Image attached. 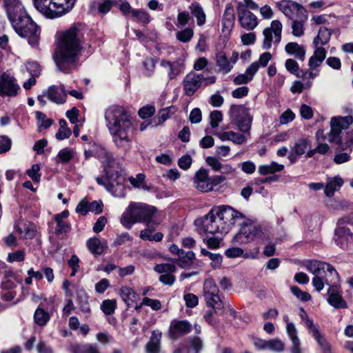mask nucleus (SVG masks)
Masks as SVG:
<instances>
[{
	"mask_svg": "<svg viewBox=\"0 0 353 353\" xmlns=\"http://www.w3.org/2000/svg\"><path fill=\"white\" fill-rule=\"evenodd\" d=\"M105 125L115 146L129 151L137 129L138 121L126 108L112 105L104 112Z\"/></svg>",
	"mask_w": 353,
	"mask_h": 353,
	"instance_id": "1",
	"label": "nucleus"
},
{
	"mask_svg": "<svg viewBox=\"0 0 353 353\" xmlns=\"http://www.w3.org/2000/svg\"><path fill=\"white\" fill-rule=\"evenodd\" d=\"M83 42V34L77 26H72L59 34L53 56L59 71L68 74L77 68Z\"/></svg>",
	"mask_w": 353,
	"mask_h": 353,
	"instance_id": "2",
	"label": "nucleus"
},
{
	"mask_svg": "<svg viewBox=\"0 0 353 353\" xmlns=\"http://www.w3.org/2000/svg\"><path fill=\"white\" fill-rule=\"evenodd\" d=\"M244 219V214L229 205L212 209L203 219L204 231L209 234L229 232L236 223Z\"/></svg>",
	"mask_w": 353,
	"mask_h": 353,
	"instance_id": "3",
	"label": "nucleus"
},
{
	"mask_svg": "<svg viewBox=\"0 0 353 353\" xmlns=\"http://www.w3.org/2000/svg\"><path fill=\"white\" fill-rule=\"evenodd\" d=\"M157 208L143 203L131 202L122 214L120 222L126 229H130L137 223H143L146 225L159 224L154 219Z\"/></svg>",
	"mask_w": 353,
	"mask_h": 353,
	"instance_id": "4",
	"label": "nucleus"
},
{
	"mask_svg": "<svg viewBox=\"0 0 353 353\" xmlns=\"http://www.w3.org/2000/svg\"><path fill=\"white\" fill-rule=\"evenodd\" d=\"M105 157L106 161L103 163L106 178L103 180L100 177H97L96 181L98 184L104 186L114 196H123V179L121 174V169L110 154L105 153Z\"/></svg>",
	"mask_w": 353,
	"mask_h": 353,
	"instance_id": "5",
	"label": "nucleus"
},
{
	"mask_svg": "<svg viewBox=\"0 0 353 353\" xmlns=\"http://www.w3.org/2000/svg\"><path fill=\"white\" fill-rule=\"evenodd\" d=\"M76 1L77 0H34V5L46 17L54 19L71 10Z\"/></svg>",
	"mask_w": 353,
	"mask_h": 353,
	"instance_id": "6",
	"label": "nucleus"
},
{
	"mask_svg": "<svg viewBox=\"0 0 353 353\" xmlns=\"http://www.w3.org/2000/svg\"><path fill=\"white\" fill-rule=\"evenodd\" d=\"M244 219L239 224L241 225L239 232L233 237V242L237 245L246 244L254 241L256 238L261 237L263 234L262 228L259 225L251 223Z\"/></svg>",
	"mask_w": 353,
	"mask_h": 353,
	"instance_id": "7",
	"label": "nucleus"
},
{
	"mask_svg": "<svg viewBox=\"0 0 353 353\" xmlns=\"http://www.w3.org/2000/svg\"><path fill=\"white\" fill-rule=\"evenodd\" d=\"M353 123V117L351 115L345 117H333L330 119V130L327 134V140L330 143L338 145H342L341 132L347 130Z\"/></svg>",
	"mask_w": 353,
	"mask_h": 353,
	"instance_id": "8",
	"label": "nucleus"
},
{
	"mask_svg": "<svg viewBox=\"0 0 353 353\" xmlns=\"http://www.w3.org/2000/svg\"><path fill=\"white\" fill-rule=\"evenodd\" d=\"M203 296L207 305L212 307L215 312L223 309V303L219 296V289L211 279H206L204 282Z\"/></svg>",
	"mask_w": 353,
	"mask_h": 353,
	"instance_id": "9",
	"label": "nucleus"
},
{
	"mask_svg": "<svg viewBox=\"0 0 353 353\" xmlns=\"http://www.w3.org/2000/svg\"><path fill=\"white\" fill-rule=\"evenodd\" d=\"M281 23L279 20L272 21L271 26L265 28L263 32V34L264 36L263 48H270L272 42L276 44L279 43L281 39Z\"/></svg>",
	"mask_w": 353,
	"mask_h": 353,
	"instance_id": "10",
	"label": "nucleus"
},
{
	"mask_svg": "<svg viewBox=\"0 0 353 353\" xmlns=\"http://www.w3.org/2000/svg\"><path fill=\"white\" fill-rule=\"evenodd\" d=\"M275 5L285 17L292 20L298 15L306 12L301 5L290 0H281L276 2Z\"/></svg>",
	"mask_w": 353,
	"mask_h": 353,
	"instance_id": "11",
	"label": "nucleus"
},
{
	"mask_svg": "<svg viewBox=\"0 0 353 353\" xmlns=\"http://www.w3.org/2000/svg\"><path fill=\"white\" fill-rule=\"evenodd\" d=\"M204 76L201 74L190 72L183 79V90L186 95L192 96L201 86Z\"/></svg>",
	"mask_w": 353,
	"mask_h": 353,
	"instance_id": "12",
	"label": "nucleus"
},
{
	"mask_svg": "<svg viewBox=\"0 0 353 353\" xmlns=\"http://www.w3.org/2000/svg\"><path fill=\"white\" fill-rule=\"evenodd\" d=\"M20 90V86L16 79L8 74H3L0 81V95L10 97H16Z\"/></svg>",
	"mask_w": 353,
	"mask_h": 353,
	"instance_id": "13",
	"label": "nucleus"
},
{
	"mask_svg": "<svg viewBox=\"0 0 353 353\" xmlns=\"http://www.w3.org/2000/svg\"><path fill=\"white\" fill-rule=\"evenodd\" d=\"M192 330V325L188 321L173 319L170 325L168 334L170 339H177Z\"/></svg>",
	"mask_w": 353,
	"mask_h": 353,
	"instance_id": "14",
	"label": "nucleus"
},
{
	"mask_svg": "<svg viewBox=\"0 0 353 353\" xmlns=\"http://www.w3.org/2000/svg\"><path fill=\"white\" fill-rule=\"evenodd\" d=\"M327 302L336 309L347 308V304L342 296L339 284L331 285L327 290Z\"/></svg>",
	"mask_w": 353,
	"mask_h": 353,
	"instance_id": "15",
	"label": "nucleus"
},
{
	"mask_svg": "<svg viewBox=\"0 0 353 353\" xmlns=\"http://www.w3.org/2000/svg\"><path fill=\"white\" fill-rule=\"evenodd\" d=\"M243 7L237 10V17L240 26L243 29L250 31L258 26L257 17L250 10H245Z\"/></svg>",
	"mask_w": 353,
	"mask_h": 353,
	"instance_id": "16",
	"label": "nucleus"
},
{
	"mask_svg": "<svg viewBox=\"0 0 353 353\" xmlns=\"http://www.w3.org/2000/svg\"><path fill=\"white\" fill-rule=\"evenodd\" d=\"M311 148V142L305 138L299 139L291 148L288 154V159L292 164L296 162L297 158L305 154L307 150Z\"/></svg>",
	"mask_w": 353,
	"mask_h": 353,
	"instance_id": "17",
	"label": "nucleus"
},
{
	"mask_svg": "<svg viewBox=\"0 0 353 353\" xmlns=\"http://www.w3.org/2000/svg\"><path fill=\"white\" fill-rule=\"evenodd\" d=\"M207 164L215 172H219L222 175L234 176L236 174V168L230 163H223L221 161L214 157H208L205 159Z\"/></svg>",
	"mask_w": 353,
	"mask_h": 353,
	"instance_id": "18",
	"label": "nucleus"
},
{
	"mask_svg": "<svg viewBox=\"0 0 353 353\" xmlns=\"http://www.w3.org/2000/svg\"><path fill=\"white\" fill-rule=\"evenodd\" d=\"M195 188L202 192H208L212 190V183L211 178L208 176V172L205 169H199L194 176Z\"/></svg>",
	"mask_w": 353,
	"mask_h": 353,
	"instance_id": "19",
	"label": "nucleus"
},
{
	"mask_svg": "<svg viewBox=\"0 0 353 353\" xmlns=\"http://www.w3.org/2000/svg\"><path fill=\"white\" fill-rule=\"evenodd\" d=\"M68 92L63 84L59 86L51 85L46 91V95L52 103L57 104H63L67 100Z\"/></svg>",
	"mask_w": 353,
	"mask_h": 353,
	"instance_id": "20",
	"label": "nucleus"
},
{
	"mask_svg": "<svg viewBox=\"0 0 353 353\" xmlns=\"http://www.w3.org/2000/svg\"><path fill=\"white\" fill-rule=\"evenodd\" d=\"M160 65L166 70L169 80L176 79L184 70L183 63L179 60L170 61L163 59L161 61Z\"/></svg>",
	"mask_w": 353,
	"mask_h": 353,
	"instance_id": "21",
	"label": "nucleus"
},
{
	"mask_svg": "<svg viewBox=\"0 0 353 353\" xmlns=\"http://www.w3.org/2000/svg\"><path fill=\"white\" fill-rule=\"evenodd\" d=\"M14 228L21 238L32 239L36 234L34 224L26 221L19 220L15 225Z\"/></svg>",
	"mask_w": 353,
	"mask_h": 353,
	"instance_id": "22",
	"label": "nucleus"
},
{
	"mask_svg": "<svg viewBox=\"0 0 353 353\" xmlns=\"http://www.w3.org/2000/svg\"><path fill=\"white\" fill-rule=\"evenodd\" d=\"M231 121L233 123H236L245 117L250 116L249 110L243 105H232L228 112Z\"/></svg>",
	"mask_w": 353,
	"mask_h": 353,
	"instance_id": "23",
	"label": "nucleus"
},
{
	"mask_svg": "<svg viewBox=\"0 0 353 353\" xmlns=\"http://www.w3.org/2000/svg\"><path fill=\"white\" fill-rule=\"evenodd\" d=\"M326 54L327 52L323 47L315 46L314 53L309 59V67L313 69L319 67L325 60Z\"/></svg>",
	"mask_w": 353,
	"mask_h": 353,
	"instance_id": "24",
	"label": "nucleus"
},
{
	"mask_svg": "<svg viewBox=\"0 0 353 353\" xmlns=\"http://www.w3.org/2000/svg\"><path fill=\"white\" fill-rule=\"evenodd\" d=\"M285 50L289 55L293 56L300 61H304L305 58V49L303 46L296 42H290L285 46Z\"/></svg>",
	"mask_w": 353,
	"mask_h": 353,
	"instance_id": "25",
	"label": "nucleus"
},
{
	"mask_svg": "<svg viewBox=\"0 0 353 353\" xmlns=\"http://www.w3.org/2000/svg\"><path fill=\"white\" fill-rule=\"evenodd\" d=\"M327 263L318 260H307L305 261L304 266L308 272L319 276L325 273Z\"/></svg>",
	"mask_w": 353,
	"mask_h": 353,
	"instance_id": "26",
	"label": "nucleus"
},
{
	"mask_svg": "<svg viewBox=\"0 0 353 353\" xmlns=\"http://www.w3.org/2000/svg\"><path fill=\"white\" fill-rule=\"evenodd\" d=\"M286 332L292 342L291 353H300L301 341L297 336V330L294 324L288 323Z\"/></svg>",
	"mask_w": 353,
	"mask_h": 353,
	"instance_id": "27",
	"label": "nucleus"
},
{
	"mask_svg": "<svg viewBox=\"0 0 353 353\" xmlns=\"http://www.w3.org/2000/svg\"><path fill=\"white\" fill-rule=\"evenodd\" d=\"M214 135L219 137L222 141H231L237 145L242 144L246 141V138L244 135L233 131L215 132Z\"/></svg>",
	"mask_w": 353,
	"mask_h": 353,
	"instance_id": "28",
	"label": "nucleus"
},
{
	"mask_svg": "<svg viewBox=\"0 0 353 353\" xmlns=\"http://www.w3.org/2000/svg\"><path fill=\"white\" fill-rule=\"evenodd\" d=\"M216 65L219 72L223 74L229 73L232 69V64L229 61L226 54L223 52H219L216 54Z\"/></svg>",
	"mask_w": 353,
	"mask_h": 353,
	"instance_id": "29",
	"label": "nucleus"
},
{
	"mask_svg": "<svg viewBox=\"0 0 353 353\" xmlns=\"http://www.w3.org/2000/svg\"><path fill=\"white\" fill-rule=\"evenodd\" d=\"M296 19H294L292 22V33L294 37H300L304 34V23L307 19L306 12L298 15Z\"/></svg>",
	"mask_w": 353,
	"mask_h": 353,
	"instance_id": "30",
	"label": "nucleus"
},
{
	"mask_svg": "<svg viewBox=\"0 0 353 353\" xmlns=\"http://www.w3.org/2000/svg\"><path fill=\"white\" fill-rule=\"evenodd\" d=\"M343 184L341 177L335 176L328 178L325 188L324 192L328 197H332L336 191H338Z\"/></svg>",
	"mask_w": 353,
	"mask_h": 353,
	"instance_id": "31",
	"label": "nucleus"
},
{
	"mask_svg": "<svg viewBox=\"0 0 353 353\" xmlns=\"http://www.w3.org/2000/svg\"><path fill=\"white\" fill-rule=\"evenodd\" d=\"M71 353H101L97 345L90 343L72 344L70 347Z\"/></svg>",
	"mask_w": 353,
	"mask_h": 353,
	"instance_id": "32",
	"label": "nucleus"
},
{
	"mask_svg": "<svg viewBox=\"0 0 353 353\" xmlns=\"http://www.w3.org/2000/svg\"><path fill=\"white\" fill-rule=\"evenodd\" d=\"M335 241L341 245L347 243L352 238L350 229L343 226L338 227L335 230Z\"/></svg>",
	"mask_w": 353,
	"mask_h": 353,
	"instance_id": "33",
	"label": "nucleus"
},
{
	"mask_svg": "<svg viewBox=\"0 0 353 353\" xmlns=\"http://www.w3.org/2000/svg\"><path fill=\"white\" fill-rule=\"evenodd\" d=\"M87 247L89 251L94 254H101L108 248L105 243H103L98 238H92L88 240Z\"/></svg>",
	"mask_w": 353,
	"mask_h": 353,
	"instance_id": "34",
	"label": "nucleus"
},
{
	"mask_svg": "<svg viewBox=\"0 0 353 353\" xmlns=\"http://www.w3.org/2000/svg\"><path fill=\"white\" fill-rule=\"evenodd\" d=\"M235 21V13L234 10L230 5H228L225 9L223 16V21H222V25L223 29H231L234 24Z\"/></svg>",
	"mask_w": 353,
	"mask_h": 353,
	"instance_id": "35",
	"label": "nucleus"
},
{
	"mask_svg": "<svg viewBox=\"0 0 353 353\" xmlns=\"http://www.w3.org/2000/svg\"><path fill=\"white\" fill-rule=\"evenodd\" d=\"M332 32L325 27L320 28L318 34L314 38L313 44L314 46L326 45L330 40Z\"/></svg>",
	"mask_w": 353,
	"mask_h": 353,
	"instance_id": "36",
	"label": "nucleus"
},
{
	"mask_svg": "<svg viewBox=\"0 0 353 353\" xmlns=\"http://www.w3.org/2000/svg\"><path fill=\"white\" fill-rule=\"evenodd\" d=\"M161 332L153 331L150 341L146 345L148 353H159L160 349V340Z\"/></svg>",
	"mask_w": 353,
	"mask_h": 353,
	"instance_id": "37",
	"label": "nucleus"
},
{
	"mask_svg": "<svg viewBox=\"0 0 353 353\" xmlns=\"http://www.w3.org/2000/svg\"><path fill=\"white\" fill-rule=\"evenodd\" d=\"M284 169L283 164H279L275 161L270 164L261 165L258 168V172L261 175H268L275 172H281Z\"/></svg>",
	"mask_w": 353,
	"mask_h": 353,
	"instance_id": "38",
	"label": "nucleus"
},
{
	"mask_svg": "<svg viewBox=\"0 0 353 353\" xmlns=\"http://www.w3.org/2000/svg\"><path fill=\"white\" fill-rule=\"evenodd\" d=\"M50 318L51 315L50 313L46 311L41 305L37 308L34 314V321L39 326L46 325Z\"/></svg>",
	"mask_w": 353,
	"mask_h": 353,
	"instance_id": "39",
	"label": "nucleus"
},
{
	"mask_svg": "<svg viewBox=\"0 0 353 353\" xmlns=\"http://www.w3.org/2000/svg\"><path fill=\"white\" fill-rule=\"evenodd\" d=\"M309 332L312 335L321 349L325 351L330 350V345L324 334L321 332L318 325L310 330Z\"/></svg>",
	"mask_w": 353,
	"mask_h": 353,
	"instance_id": "40",
	"label": "nucleus"
},
{
	"mask_svg": "<svg viewBox=\"0 0 353 353\" xmlns=\"http://www.w3.org/2000/svg\"><path fill=\"white\" fill-rule=\"evenodd\" d=\"M192 14L196 19V23L198 26H201L205 23L206 17L203 9L199 3H193L190 6Z\"/></svg>",
	"mask_w": 353,
	"mask_h": 353,
	"instance_id": "41",
	"label": "nucleus"
},
{
	"mask_svg": "<svg viewBox=\"0 0 353 353\" xmlns=\"http://www.w3.org/2000/svg\"><path fill=\"white\" fill-rule=\"evenodd\" d=\"M75 150L72 148H65L61 149L57 154L55 160L59 163H68L74 157Z\"/></svg>",
	"mask_w": 353,
	"mask_h": 353,
	"instance_id": "42",
	"label": "nucleus"
},
{
	"mask_svg": "<svg viewBox=\"0 0 353 353\" xmlns=\"http://www.w3.org/2000/svg\"><path fill=\"white\" fill-rule=\"evenodd\" d=\"M120 295L123 301L130 306V302H134L137 296V293L130 288L123 286L120 289Z\"/></svg>",
	"mask_w": 353,
	"mask_h": 353,
	"instance_id": "43",
	"label": "nucleus"
},
{
	"mask_svg": "<svg viewBox=\"0 0 353 353\" xmlns=\"http://www.w3.org/2000/svg\"><path fill=\"white\" fill-rule=\"evenodd\" d=\"M325 273L327 274V276L330 277V280H328L330 286L334 284L340 285L341 279L339 274L336 270L331 264L327 263Z\"/></svg>",
	"mask_w": 353,
	"mask_h": 353,
	"instance_id": "44",
	"label": "nucleus"
},
{
	"mask_svg": "<svg viewBox=\"0 0 353 353\" xmlns=\"http://www.w3.org/2000/svg\"><path fill=\"white\" fill-rule=\"evenodd\" d=\"M36 118L38 121V130L39 132H41L42 129L50 128L53 123L51 119L47 118L46 115L41 112L37 111L36 112Z\"/></svg>",
	"mask_w": 353,
	"mask_h": 353,
	"instance_id": "45",
	"label": "nucleus"
},
{
	"mask_svg": "<svg viewBox=\"0 0 353 353\" xmlns=\"http://www.w3.org/2000/svg\"><path fill=\"white\" fill-rule=\"evenodd\" d=\"M157 63V59L154 57H147L143 62L144 68V74L147 77H151L155 70V65Z\"/></svg>",
	"mask_w": 353,
	"mask_h": 353,
	"instance_id": "46",
	"label": "nucleus"
},
{
	"mask_svg": "<svg viewBox=\"0 0 353 353\" xmlns=\"http://www.w3.org/2000/svg\"><path fill=\"white\" fill-rule=\"evenodd\" d=\"M195 258V254L192 251H188L185 252L183 254H181L179 256V259L178 260V265L181 268H185L192 264L193 260Z\"/></svg>",
	"mask_w": 353,
	"mask_h": 353,
	"instance_id": "47",
	"label": "nucleus"
},
{
	"mask_svg": "<svg viewBox=\"0 0 353 353\" xmlns=\"http://www.w3.org/2000/svg\"><path fill=\"white\" fill-rule=\"evenodd\" d=\"M201 254L203 256H208L212 261L211 265L214 268H219L222 263V256L219 254L212 253L205 249L203 248L201 250Z\"/></svg>",
	"mask_w": 353,
	"mask_h": 353,
	"instance_id": "48",
	"label": "nucleus"
},
{
	"mask_svg": "<svg viewBox=\"0 0 353 353\" xmlns=\"http://www.w3.org/2000/svg\"><path fill=\"white\" fill-rule=\"evenodd\" d=\"M176 111L175 106L171 105L161 109L158 114L159 122L158 124H161L167 119H168L172 114H174Z\"/></svg>",
	"mask_w": 353,
	"mask_h": 353,
	"instance_id": "49",
	"label": "nucleus"
},
{
	"mask_svg": "<svg viewBox=\"0 0 353 353\" xmlns=\"http://www.w3.org/2000/svg\"><path fill=\"white\" fill-rule=\"evenodd\" d=\"M117 307V301L114 299H108L102 302L101 310L106 315H110L115 311Z\"/></svg>",
	"mask_w": 353,
	"mask_h": 353,
	"instance_id": "50",
	"label": "nucleus"
},
{
	"mask_svg": "<svg viewBox=\"0 0 353 353\" xmlns=\"http://www.w3.org/2000/svg\"><path fill=\"white\" fill-rule=\"evenodd\" d=\"M252 117H245L244 119L239 120L234 124L239 128V130L243 133H249L252 125Z\"/></svg>",
	"mask_w": 353,
	"mask_h": 353,
	"instance_id": "51",
	"label": "nucleus"
},
{
	"mask_svg": "<svg viewBox=\"0 0 353 353\" xmlns=\"http://www.w3.org/2000/svg\"><path fill=\"white\" fill-rule=\"evenodd\" d=\"M154 270L161 274L174 273L176 271V266L172 263H161L156 265Z\"/></svg>",
	"mask_w": 353,
	"mask_h": 353,
	"instance_id": "52",
	"label": "nucleus"
},
{
	"mask_svg": "<svg viewBox=\"0 0 353 353\" xmlns=\"http://www.w3.org/2000/svg\"><path fill=\"white\" fill-rule=\"evenodd\" d=\"M194 35V31L192 28H188L176 33V39L183 43L190 41Z\"/></svg>",
	"mask_w": 353,
	"mask_h": 353,
	"instance_id": "53",
	"label": "nucleus"
},
{
	"mask_svg": "<svg viewBox=\"0 0 353 353\" xmlns=\"http://www.w3.org/2000/svg\"><path fill=\"white\" fill-rule=\"evenodd\" d=\"M285 67L286 70L291 74L296 75L297 77H301V75L299 73V65L294 59H288L285 61Z\"/></svg>",
	"mask_w": 353,
	"mask_h": 353,
	"instance_id": "54",
	"label": "nucleus"
},
{
	"mask_svg": "<svg viewBox=\"0 0 353 353\" xmlns=\"http://www.w3.org/2000/svg\"><path fill=\"white\" fill-rule=\"evenodd\" d=\"M292 293L299 300L302 301H310L312 297L310 294L307 292L302 291L297 286H292L291 288Z\"/></svg>",
	"mask_w": 353,
	"mask_h": 353,
	"instance_id": "55",
	"label": "nucleus"
},
{
	"mask_svg": "<svg viewBox=\"0 0 353 353\" xmlns=\"http://www.w3.org/2000/svg\"><path fill=\"white\" fill-rule=\"evenodd\" d=\"M312 283L318 292H321L323 289L325 284L330 285L328 279L322 278L321 275L314 276L312 278Z\"/></svg>",
	"mask_w": 353,
	"mask_h": 353,
	"instance_id": "56",
	"label": "nucleus"
},
{
	"mask_svg": "<svg viewBox=\"0 0 353 353\" xmlns=\"http://www.w3.org/2000/svg\"><path fill=\"white\" fill-rule=\"evenodd\" d=\"M268 349L272 351L281 352L284 350L283 343L277 339L268 341Z\"/></svg>",
	"mask_w": 353,
	"mask_h": 353,
	"instance_id": "57",
	"label": "nucleus"
},
{
	"mask_svg": "<svg viewBox=\"0 0 353 353\" xmlns=\"http://www.w3.org/2000/svg\"><path fill=\"white\" fill-rule=\"evenodd\" d=\"M210 125L215 128L219 126L223 119V114L219 110H214L210 114Z\"/></svg>",
	"mask_w": 353,
	"mask_h": 353,
	"instance_id": "58",
	"label": "nucleus"
},
{
	"mask_svg": "<svg viewBox=\"0 0 353 353\" xmlns=\"http://www.w3.org/2000/svg\"><path fill=\"white\" fill-rule=\"evenodd\" d=\"M243 7L245 10H258L259 6L253 0H243V1H239L237 3L236 10H239L240 8Z\"/></svg>",
	"mask_w": 353,
	"mask_h": 353,
	"instance_id": "59",
	"label": "nucleus"
},
{
	"mask_svg": "<svg viewBox=\"0 0 353 353\" xmlns=\"http://www.w3.org/2000/svg\"><path fill=\"white\" fill-rule=\"evenodd\" d=\"M40 166L38 164H34L32 168L27 170V174L34 182H39L41 174L39 173Z\"/></svg>",
	"mask_w": 353,
	"mask_h": 353,
	"instance_id": "60",
	"label": "nucleus"
},
{
	"mask_svg": "<svg viewBox=\"0 0 353 353\" xmlns=\"http://www.w3.org/2000/svg\"><path fill=\"white\" fill-rule=\"evenodd\" d=\"M155 113V108L152 105H146L139 109L138 112L139 116L141 119H147L151 117Z\"/></svg>",
	"mask_w": 353,
	"mask_h": 353,
	"instance_id": "61",
	"label": "nucleus"
},
{
	"mask_svg": "<svg viewBox=\"0 0 353 353\" xmlns=\"http://www.w3.org/2000/svg\"><path fill=\"white\" fill-rule=\"evenodd\" d=\"M79 257L74 254L71 256L70 259L68 261V265L72 268V272L70 274L71 276H74L77 272L79 270Z\"/></svg>",
	"mask_w": 353,
	"mask_h": 353,
	"instance_id": "62",
	"label": "nucleus"
},
{
	"mask_svg": "<svg viewBox=\"0 0 353 353\" xmlns=\"http://www.w3.org/2000/svg\"><path fill=\"white\" fill-rule=\"evenodd\" d=\"M295 118L294 113L290 110L288 109L281 114L279 118V122L281 124H287L292 121Z\"/></svg>",
	"mask_w": 353,
	"mask_h": 353,
	"instance_id": "63",
	"label": "nucleus"
},
{
	"mask_svg": "<svg viewBox=\"0 0 353 353\" xmlns=\"http://www.w3.org/2000/svg\"><path fill=\"white\" fill-rule=\"evenodd\" d=\"M183 299L185 302V305L188 307H194L198 305L199 299L194 294H192V293L186 294L184 295Z\"/></svg>",
	"mask_w": 353,
	"mask_h": 353,
	"instance_id": "64",
	"label": "nucleus"
}]
</instances>
